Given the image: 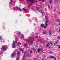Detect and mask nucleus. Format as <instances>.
Here are the masks:
<instances>
[{
  "label": "nucleus",
  "instance_id": "nucleus-1",
  "mask_svg": "<svg viewBox=\"0 0 60 60\" xmlns=\"http://www.w3.org/2000/svg\"><path fill=\"white\" fill-rule=\"evenodd\" d=\"M8 48V46L7 45H4L2 47V50H1L0 52V53L1 54H2L3 52V51H5V50H6L7 49V48Z\"/></svg>",
  "mask_w": 60,
  "mask_h": 60
},
{
  "label": "nucleus",
  "instance_id": "nucleus-2",
  "mask_svg": "<svg viewBox=\"0 0 60 60\" xmlns=\"http://www.w3.org/2000/svg\"><path fill=\"white\" fill-rule=\"evenodd\" d=\"M34 39L33 38H30L29 39H27V41H28L29 42H30V44H32L33 43V41H32V39Z\"/></svg>",
  "mask_w": 60,
  "mask_h": 60
},
{
  "label": "nucleus",
  "instance_id": "nucleus-3",
  "mask_svg": "<svg viewBox=\"0 0 60 60\" xmlns=\"http://www.w3.org/2000/svg\"><path fill=\"white\" fill-rule=\"evenodd\" d=\"M17 9H18L19 11H20L21 12V9L19 7H14L13 8V9L14 10H17Z\"/></svg>",
  "mask_w": 60,
  "mask_h": 60
},
{
  "label": "nucleus",
  "instance_id": "nucleus-4",
  "mask_svg": "<svg viewBox=\"0 0 60 60\" xmlns=\"http://www.w3.org/2000/svg\"><path fill=\"white\" fill-rule=\"evenodd\" d=\"M26 2H31L30 3V5H32V4H33L34 2V0H26Z\"/></svg>",
  "mask_w": 60,
  "mask_h": 60
},
{
  "label": "nucleus",
  "instance_id": "nucleus-5",
  "mask_svg": "<svg viewBox=\"0 0 60 60\" xmlns=\"http://www.w3.org/2000/svg\"><path fill=\"white\" fill-rule=\"evenodd\" d=\"M13 43L12 44V46L13 48L14 49L15 48V47H16V44H15V42L14 41H13Z\"/></svg>",
  "mask_w": 60,
  "mask_h": 60
},
{
  "label": "nucleus",
  "instance_id": "nucleus-6",
  "mask_svg": "<svg viewBox=\"0 0 60 60\" xmlns=\"http://www.w3.org/2000/svg\"><path fill=\"white\" fill-rule=\"evenodd\" d=\"M40 51H42V52L43 51V50L42 49V48H40L39 49H38V52H40Z\"/></svg>",
  "mask_w": 60,
  "mask_h": 60
},
{
  "label": "nucleus",
  "instance_id": "nucleus-7",
  "mask_svg": "<svg viewBox=\"0 0 60 60\" xmlns=\"http://www.w3.org/2000/svg\"><path fill=\"white\" fill-rule=\"evenodd\" d=\"M16 56V54L14 53H12L11 55V56L12 58H13V57H15V56Z\"/></svg>",
  "mask_w": 60,
  "mask_h": 60
},
{
  "label": "nucleus",
  "instance_id": "nucleus-8",
  "mask_svg": "<svg viewBox=\"0 0 60 60\" xmlns=\"http://www.w3.org/2000/svg\"><path fill=\"white\" fill-rule=\"evenodd\" d=\"M17 34L18 35V37H19V36L21 35V33H20L19 31L18 33Z\"/></svg>",
  "mask_w": 60,
  "mask_h": 60
},
{
  "label": "nucleus",
  "instance_id": "nucleus-9",
  "mask_svg": "<svg viewBox=\"0 0 60 60\" xmlns=\"http://www.w3.org/2000/svg\"><path fill=\"white\" fill-rule=\"evenodd\" d=\"M58 41H59L58 40H57L56 42H55L54 44V45H56V44H57V43L58 42Z\"/></svg>",
  "mask_w": 60,
  "mask_h": 60
},
{
  "label": "nucleus",
  "instance_id": "nucleus-10",
  "mask_svg": "<svg viewBox=\"0 0 60 60\" xmlns=\"http://www.w3.org/2000/svg\"><path fill=\"white\" fill-rule=\"evenodd\" d=\"M50 45V43H48L46 45V46L47 47H49V46Z\"/></svg>",
  "mask_w": 60,
  "mask_h": 60
},
{
  "label": "nucleus",
  "instance_id": "nucleus-11",
  "mask_svg": "<svg viewBox=\"0 0 60 60\" xmlns=\"http://www.w3.org/2000/svg\"><path fill=\"white\" fill-rule=\"evenodd\" d=\"M45 19H46L47 20L46 21V23H48V18L46 16H45Z\"/></svg>",
  "mask_w": 60,
  "mask_h": 60
},
{
  "label": "nucleus",
  "instance_id": "nucleus-12",
  "mask_svg": "<svg viewBox=\"0 0 60 60\" xmlns=\"http://www.w3.org/2000/svg\"><path fill=\"white\" fill-rule=\"evenodd\" d=\"M57 21L59 22V23L58 24V25H60V19H58L57 20Z\"/></svg>",
  "mask_w": 60,
  "mask_h": 60
},
{
  "label": "nucleus",
  "instance_id": "nucleus-13",
  "mask_svg": "<svg viewBox=\"0 0 60 60\" xmlns=\"http://www.w3.org/2000/svg\"><path fill=\"white\" fill-rule=\"evenodd\" d=\"M24 48L22 49L21 48H20L19 50H20V51H23V50H24Z\"/></svg>",
  "mask_w": 60,
  "mask_h": 60
},
{
  "label": "nucleus",
  "instance_id": "nucleus-14",
  "mask_svg": "<svg viewBox=\"0 0 60 60\" xmlns=\"http://www.w3.org/2000/svg\"><path fill=\"white\" fill-rule=\"evenodd\" d=\"M50 58H54V59H55V60H56V58H55L54 57H53V56H51L50 57Z\"/></svg>",
  "mask_w": 60,
  "mask_h": 60
},
{
  "label": "nucleus",
  "instance_id": "nucleus-15",
  "mask_svg": "<svg viewBox=\"0 0 60 60\" xmlns=\"http://www.w3.org/2000/svg\"><path fill=\"white\" fill-rule=\"evenodd\" d=\"M45 26H44V28H45L47 26H48V24L47 23H45Z\"/></svg>",
  "mask_w": 60,
  "mask_h": 60
},
{
  "label": "nucleus",
  "instance_id": "nucleus-16",
  "mask_svg": "<svg viewBox=\"0 0 60 60\" xmlns=\"http://www.w3.org/2000/svg\"><path fill=\"white\" fill-rule=\"evenodd\" d=\"M17 54L18 55V56H19V55L20 54V53L19 52V51H18Z\"/></svg>",
  "mask_w": 60,
  "mask_h": 60
},
{
  "label": "nucleus",
  "instance_id": "nucleus-17",
  "mask_svg": "<svg viewBox=\"0 0 60 60\" xmlns=\"http://www.w3.org/2000/svg\"><path fill=\"white\" fill-rule=\"evenodd\" d=\"M25 12H26L27 10L25 8H23L22 9Z\"/></svg>",
  "mask_w": 60,
  "mask_h": 60
},
{
  "label": "nucleus",
  "instance_id": "nucleus-18",
  "mask_svg": "<svg viewBox=\"0 0 60 60\" xmlns=\"http://www.w3.org/2000/svg\"><path fill=\"white\" fill-rule=\"evenodd\" d=\"M12 3H13V1L12 0H11L9 2V4H12Z\"/></svg>",
  "mask_w": 60,
  "mask_h": 60
},
{
  "label": "nucleus",
  "instance_id": "nucleus-19",
  "mask_svg": "<svg viewBox=\"0 0 60 60\" xmlns=\"http://www.w3.org/2000/svg\"><path fill=\"white\" fill-rule=\"evenodd\" d=\"M22 38H25V37H24V35L23 34H22V35L21 36Z\"/></svg>",
  "mask_w": 60,
  "mask_h": 60
},
{
  "label": "nucleus",
  "instance_id": "nucleus-20",
  "mask_svg": "<svg viewBox=\"0 0 60 60\" xmlns=\"http://www.w3.org/2000/svg\"><path fill=\"white\" fill-rule=\"evenodd\" d=\"M52 0H50L49 1V3L50 4H51L52 3Z\"/></svg>",
  "mask_w": 60,
  "mask_h": 60
},
{
  "label": "nucleus",
  "instance_id": "nucleus-21",
  "mask_svg": "<svg viewBox=\"0 0 60 60\" xmlns=\"http://www.w3.org/2000/svg\"><path fill=\"white\" fill-rule=\"evenodd\" d=\"M49 34L50 36H51V32L50 30L49 31Z\"/></svg>",
  "mask_w": 60,
  "mask_h": 60
},
{
  "label": "nucleus",
  "instance_id": "nucleus-22",
  "mask_svg": "<svg viewBox=\"0 0 60 60\" xmlns=\"http://www.w3.org/2000/svg\"><path fill=\"white\" fill-rule=\"evenodd\" d=\"M21 45V43H17V45Z\"/></svg>",
  "mask_w": 60,
  "mask_h": 60
},
{
  "label": "nucleus",
  "instance_id": "nucleus-23",
  "mask_svg": "<svg viewBox=\"0 0 60 60\" xmlns=\"http://www.w3.org/2000/svg\"><path fill=\"white\" fill-rule=\"evenodd\" d=\"M24 47H26V43H25L24 45Z\"/></svg>",
  "mask_w": 60,
  "mask_h": 60
},
{
  "label": "nucleus",
  "instance_id": "nucleus-24",
  "mask_svg": "<svg viewBox=\"0 0 60 60\" xmlns=\"http://www.w3.org/2000/svg\"><path fill=\"white\" fill-rule=\"evenodd\" d=\"M43 34H47V32L46 31H44L43 32Z\"/></svg>",
  "mask_w": 60,
  "mask_h": 60
},
{
  "label": "nucleus",
  "instance_id": "nucleus-25",
  "mask_svg": "<svg viewBox=\"0 0 60 60\" xmlns=\"http://www.w3.org/2000/svg\"><path fill=\"white\" fill-rule=\"evenodd\" d=\"M44 24H41V27H43V26H44Z\"/></svg>",
  "mask_w": 60,
  "mask_h": 60
},
{
  "label": "nucleus",
  "instance_id": "nucleus-26",
  "mask_svg": "<svg viewBox=\"0 0 60 60\" xmlns=\"http://www.w3.org/2000/svg\"><path fill=\"white\" fill-rule=\"evenodd\" d=\"M28 57H30L31 56V55L30 54H28L27 55Z\"/></svg>",
  "mask_w": 60,
  "mask_h": 60
},
{
  "label": "nucleus",
  "instance_id": "nucleus-27",
  "mask_svg": "<svg viewBox=\"0 0 60 60\" xmlns=\"http://www.w3.org/2000/svg\"><path fill=\"white\" fill-rule=\"evenodd\" d=\"M38 12H40V13H42L41 12V10H39Z\"/></svg>",
  "mask_w": 60,
  "mask_h": 60
},
{
  "label": "nucleus",
  "instance_id": "nucleus-28",
  "mask_svg": "<svg viewBox=\"0 0 60 60\" xmlns=\"http://www.w3.org/2000/svg\"><path fill=\"white\" fill-rule=\"evenodd\" d=\"M57 47H58V48H60V45H57Z\"/></svg>",
  "mask_w": 60,
  "mask_h": 60
},
{
  "label": "nucleus",
  "instance_id": "nucleus-29",
  "mask_svg": "<svg viewBox=\"0 0 60 60\" xmlns=\"http://www.w3.org/2000/svg\"><path fill=\"white\" fill-rule=\"evenodd\" d=\"M33 50H36V49H35L34 48H33L32 49Z\"/></svg>",
  "mask_w": 60,
  "mask_h": 60
},
{
  "label": "nucleus",
  "instance_id": "nucleus-30",
  "mask_svg": "<svg viewBox=\"0 0 60 60\" xmlns=\"http://www.w3.org/2000/svg\"><path fill=\"white\" fill-rule=\"evenodd\" d=\"M26 53H25V54H24V55L23 56V57H25V54H26Z\"/></svg>",
  "mask_w": 60,
  "mask_h": 60
},
{
  "label": "nucleus",
  "instance_id": "nucleus-31",
  "mask_svg": "<svg viewBox=\"0 0 60 60\" xmlns=\"http://www.w3.org/2000/svg\"><path fill=\"white\" fill-rule=\"evenodd\" d=\"M36 8L37 9H39V8L38 7H36Z\"/></svg>",
  "mask_w": 60,
  "mask_h": 60
},
{
  "label": "nucleus",
  "instance_id": "nucleus-32",
  "mask_svg": "<svg viewBox=\"0 0 60 60\" xmlns=\"http://www.w3.org/2000/svg\"><path fill=\"white\" fill-rule=\"evenodd\" d=\"M49 53L50 54H52L53 52H49Z\"/></svg>",
  "mask_w": 60,
  "mask_h": 60
},
{
  "label": "nucleus",
  "instance_id": "nucleus-33",
  "mask_svg": "<svg viewBox=\"0 0 60 60\" xmlns=\"http://www.w3.org/2000/svg\"><path fill=\"white\" fill-rule=\"evenodd\" d=\"M30 53H32V50H30Z\"/></svg>",
  "mask_w": 60,
  "mask_h": 60
},
{
  "label": "nucleus",
  "instance_id": "nucleus-34",
  "mask_svg": "<svg viewBox=\"0 0 60 60\" xmlns=\"http://www.w3.org/2000/svg\"><path fill=\"white\" fill-rule=\"evenodd\" d=\"M48 8L49 9H50V6H49Z\"/></svg>",
  "mask_w": 60,
  "mask_h": 60
},
{
  "label": "nucleus",
  "instance_id": "nucleus-35",
  "mask_svg": "<svg viewBox=\"0 0 60 60\" xmlns=\"http://www.w3.org/2000/svg\"><path fill=\"white\" fill-rule=\"evenodd\" d=\"M50 44H51V45H52V44H53V43L51 42L50 43Z\"/></svg>",
  "mask_w": 60,
  "mask_h": 60
},
{
  "label": "nucleus",
  "instance_id": "nucleus-36",
  "mask_svg": "<svg viewBox=\"0 0 60 60\" xmlns=\"http://www.w3.org/2000/svg\"><path fill=\"white\" fill-rule=\"evenodd\" d=\"M19 58H18L16 59L17 60H19Z\"/></svg>",
  "mask_w": 60,
  "mask_h": 60
},
{
  "label": "nucleus",
  "instance_id": "nucleus-37",
  "mask_svg": "<svg viewBox=\"0 0 60 60\" xmlns=\"http://www.w3.org/2000/svg\"><path fill=\"white\" fill-rule=\"evenodd\" d=\"M37 60V58H34V60Z\"/></svg>",
  "mask_w": 60,
  "mask_h": 60
},
{
  "label": "nucleus",
  "instance_id": "nucleus-38",
  "mask_svg": "<svg viewBox=\"0 0 60 60\" xmlns=\"http://www.w3.org/2000/svg\"><path fill=\"white\" fill-rule=\"evenodd\" d=\"M42 2H44V0H42Z\"/></svg>",
  "mask_w": 60,
  "mask_h": 60
},
{
  "label": "nucleus",
  "instance_id": "nucleus-39",
  "mask_svg": "<svg viewBox=\"0 0 60 60\" xmlns=\"http://www.w3.org/2000/svg\"><path fill=\"white\" fill-rule=\"evenodd\" d=\"M58 39H60V37H59V36H58Z\"/></svg>",
  "mask_w": 60,
  "mask_h": 60
},
{
  "label": "nucleus",
  "instance_id": "nucleus-40",
  "mask_svg": "<svg viewBox=\"0 0 60 60\" xmlns=\"http://www.w3.org/2000/svg\"><path fill=\"white\" fill-rule=\"evenodd\" d=\"M45 10L46 11L47 10V9L46 8H45Z\"/></svg>",
  "mask_w": 60,
  "mask_h": 60
},
{
  "label": "nucleus",
  "instance_id": "nucleus-41",
  "mask_svg": "<svg viewBox=\"0 0 60 60\" xmlns=\"http://www.w3.org/2000/svg\"><path fill=\"white\" fill-rule=\"evenodd\" d=\"M0 40H1V36H0Z\"/></svg>",
  "mask_w": 60,
  "mask_h": 60
},
{
  "label": "nucleus",
  "instance_id": "nucleus-42",
  "mask_svg": "<svg viewBox=\"0 0 60 60\" xmlns=\"http://www.w3.org/2000/svg\"><path fill=\"white\" fill-rule=\"evenodd\" d=\"M34 26H35V24H34Z\"/></svg>",
  "mask_w": 60,
  "mask_h": 60
},
{
  "label": "nucleus",
  "instance_id": "nucleus-43",
  "mask_svg": "<svg viewBox=\"0 0 60 60\" xmlns=\"http://www.w3.org/2000/svg\"><path fill=\"white\" fill-rule=\"evenodd\" d=\"M37 37H36L35 38H37Z\"/></svg>",
  "mask_w": 60,
  "mask_h": 60
},
{
  "label": "nucleus",
  "instance_id": "nucleus-44",
  "mask_svg": "<svg viewBox=\"0 0 60 60\" xmlns=\"http://www.w3.org/2000/svg\"><path fill=\"white\" fill-rule=\"evenodd\" d=\"M38 6H40V7L41 8V6H40V5H38Z\"/></svg>",
  "mask_w": 60,
  "mask_h": 60
},
{
  "label": "nucleus",
  "instance_id": "nucleus-45",
  "mask_svg": "<svg viewBox=\"0 0 60 60\" xmlns=\"http://www.w3.org/2000/svg\"><path fill=\"white\" fill-rule=\"evenodd\" d=\"M58 14H60V12H59L58 13Z\"/></svg>",
  "mask_w": 60,
  "mask_h": 60
},
{
  "label": "nucleus",
  "instance_id": "nucleus-46",
  "mask_svg": "<svg viewBox=\"0 0 60 60\" xmlns=\"http://www.w3.org/2000/svg\"><path fill=\"white\" fill-rule=\"evenodd\" d=\"M15 42L17 43V41H15Z\"/></svg>",
  "mask_w": 60,
  "mask_h": 60
},
{
  "label": "nucleus",
  "instance_id": "nucleus-47",
  "mask_svg": "<svg viewBox=\"0 0 60 60\" xmlns=\"http://www.w3.org/2000/svg\"><path fill=\"white\" fill-rule=\"evenodd\" d=\"M21 0L22 1H24V0Z\"/></svg>",
  "mask_w": 60,
  "mask_h": 60
},
{
  "label": "nucleus",
  "instance_id": "nucleus-48",
  "mask_svg": "<svg viewBox=\"0 0 60 60\" xmlns=\"http://www.w3.org/2000/svg\"><path fill=\"white\" fill-rule=\"evenodd\" d=\"M36 34L37 35H38V34L37 33Z\"/></svg>",
  "mask_w": 60,
  "mask_h": 60
},
{
  "label": "nucleus",
  "instance_id": "nucleus-49",
  "mask_svg": "<svg viewBox=\"0 0 60 60\" xmlns=\"http://www.w3.org/2000/svg\"><path fill=\"white\" fill-rule=\"evenodd\" d=\"M41 38V37H39V38Z\"/></svg>",
  "mask_w": 60,
  "mask_h": 60
},
{
  "label": "nucleus",
  "instance_id": "nucleus-50",
  "mask_svg": "<svg viewBox=\"0 0 60 60\" xmlns=\"http://www.w3.org/2000/svg\"><path fill=\"white\" fill-rule=\"evenodd\" d=\"M42 15H43V13H42Z\"/></svg>",
  "mask_w": 60,
  "mask_h": 60
},
{
  "label": "nucleus",
  "instance_id": "nucleus-51",
  "mask_svg": "<svg viewBox=\"0 0 60 60\" xmlns=\"http://www.w3.org/2000/svg\"><path fill=\"white\" fill-rule=\"evenodd\" d=\"M37 57H38V56H37Z\"/></svg>",
  "mask_w": 60,
  "mask_h": 60
},
{
  "label": "nucleus",
  "instance_id": "nucleus-52",
  "mask_svg": "<svg viewBox=\"0 0 60 60\" xmlns=\"http://www.w3.org/2000/svg\"><path fill=\"white\" fill-rule=\"evenodd\" d=\"M42 60H44V59H42Z\"/></svg>",
  "mask_w": 60,
  "mask_h": 60
},
{
  "label": "nucleus",
  "instance_id": "nucleus-53",
  "mask_svg": "<svg viewBox=\"0 0 60 60\" xmlns=\"http://www.w3.org/2000/svg\"><path fill=\"white\" fill-rule=\"evenodd\" d=\"M39 0V1H40V0Z\"/></svg>",
  "mask_w": 60,
  "mask_h": 60
},
{
  "label": "nucleus",
  "instance_id": "nucleus-54",
  "mask_svg": "<svg viewBox=\"0 0 60 60\" xmlns=\"http://www.w3.org/2000/svg\"><path fill=\"white\" fill-rule=\"evenodd\" d=\"M45 57H46L45 56V58H45Z\"/></svg>",
  "mask_w": 60,
  "mask_h": 60
},
{
  "label": "nucleus",
  "instance_id": "nucleus-55",
  "mask_svg": "<svg viewBox=\"0 0 60 60\" xmlns=\"http://www.w3.org/2000/svg\"><path fill=\"white\" fill-rule=\"evenodd\" d=\"M55 1H56V0H54Z\"/></svg>",
  "mask_w": 60,
  "mask_h": 60
},
{
  "label": "nucleus",
  "instance_id": "nucleus-56",
  "mask_svg": "<svg viewBox=\"0 0 60 60\" xmlns=\"http://www.w3.org/2000/svg\"><path fill=\"white\" fill-rule=\"evenodd\" d=\"M37 51L36 52L37 53Z\"/></svg>",
  "mask_w": 60,
  "mask_h": 60
},
{
  "label": "nucleus",
  "instance_id": "nucleus-57",
  "mask_svg": "<svg viewBox=\"0 0 60 60\" xmlns=\"http://www.w3.org/2000/svg\"><path fill=\"white\" fill-rule=\"evenodd\" d=\"M22 53H23V52H22Z\"/></svg>",
  "mask_w": 60,
  "mask_h": 60
}]
</instances>
